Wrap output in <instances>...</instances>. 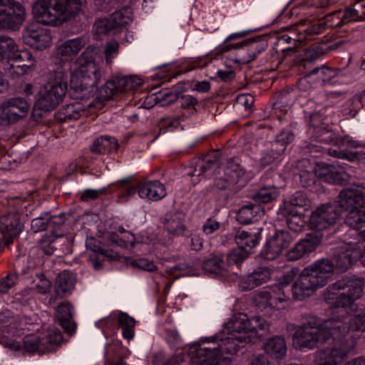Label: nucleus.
<instances>
[{"instance_id":"f257e3e1","label":"nucleus","mask_w":365,"mask_h":365,"mask_svg":"<svg viewBox=\"0 0 365 365\" xmlns=\"http://www.w3.org/2000/svg\"><path fill=\"white\" fill-rule=\"evenodd\" d=\"M364 290L365 279L356 276L343 277L328 286L323 299L331 305L334 316L323 322L317 317H309L294 334L295 346L313 349L330 340L339 344L345 341L348 329L342 319L351 314L355 302L364 297Z\"/></svg>"},{"instance_id":"f03ea898","label":"nucleus","mask_w":365,"mask_h":365,"mask_svg":"<svg viewBox=\"0 0 365 365\" xmlns=\"http://www.w3.org/2000/svg\"><path fill=\"white\" fill-rule=\"evenodd\" d=\"M361 248L360 242L344 243L336 247L331 259H320L305 267L292 287L294 299L304 300L317 289L327 285L334 270L339 272L346 271L359 259Z\"/></svg>"},{"instance_id":"7ed1b4c3","label":"nucleus","mask_w":365,"mask_h":365,"mask_svg":"<svg viewBox=\"0 0 365 365\" xmlns=\"http://www.w3.org/2000/svg\"><path fill=\"white\" fill-rule=\"evenodd\" d=\"M227 335L217 333L215 341L220 344L221 354L225 351L235 354L246 343H256L267 334L269 325L267 321L258 316L249 319L242 313L235 314L226 324Z\"/></svg>"},{"instance_id":"20e7f679","label":"nucleus","mask_w":365,"mask_h":365,"mask_svg":"<svg viewBox=\"0 0 365 365\" xmlns=\"http://www.w3.org/2000/svg\"><path fill=\"white\" fill-rule=\"evenodd\" d=\"M338 205L348 214L345 223L365 238V187L356 186L341 190L338 196Z\"/></svg>"},{"instance_id":"39448f33","label":"nucleus","mask_w":365,"mask_h":365,"mask_svg":"<svg viewBox=\"0 0 365 365\" xmlns=\"http://www.w3.org/2000/svg\"><path fill=\"white\" fill-rule=\"evenodd\" d=\"M67 89V79L63 71L50 70L47 75V86L41 90L35 102L34 113L53 110L63 101Z\"/></svg>"},{"instance_id":"423d86ee","label":"nucleus","mask_w":365,"mask_h":365,"mask_svg":"<svg viewBox=\"0 0 365 365\" xmlns=\"http://www.w3.org/2000/svg\"><path fill=\"white\" fill-rule=\"evenodd\" d=\"M217 336L200 339L189 348L188 354L191 365H230V359L222 356L220 344L215 342Z\"/></svg>"},{"instance_id":"0eeeda50","label":"nucleus","mask_w":365,"mask_h":365,"mask_svg":"<svg viewBox=\"0 0 365 365\" xmlns=\"http://www.w3.org/2000/svg\"><path fill=\"white\" fill-rule=\"evenodd\" d=\"M267 48V43L262 38L245 40L240 43L227 45L221 48L227 52L231 48L240 50L239 57L235 61L239 65H245L255 59L257 56Z\"/></svg>"},{"instance_id":"6e6552de","label":"nucleus","mask_w":365,"mask_h":365,"mask_svg":"<svg viewBox=\"0 0 365 365\" xmlns=\"http://www.w3.org/2000/svg\"><path fill=\"white\" fill-rule=\"evenodd\" d=\"M24 15L25 9L20 3L14 0H0V31L21 24Z\"/></svg>"},{"instance_id":"1a4fd4ad","label":"nucleus","mask_w":365,"mask_h":365,"mask_svg":"<svg viewBox=\"0 0 365 365\" xmlns=\"http://www.w3.org/2000/svg\"><path fill=\"white\" fill-rule=\"evenodd\" d=\"M143 81L137 75L116 77L108 81L101 88V93L107 99L112 98L118 93L126 92L140 86Z\"/></svg>"},{"instance_id":"9d476101","label":"nucleus","mask_w":365,"mask_h":365,"mask_svg":"<svg viewBox=\"0 0 365 365\" xmlns=\"http://www.w3.org/2000/svg\"><path fill=\"white\" fill-rule=\"evenodd\" d=\"M32 12L36 21L43 25L56 26L62 23L55 0H36Z\"/></svg>"},{"instance_id":"9b49d317","label":"nucleus","mask_w":365,"mask_h":365,"mask_svg":"<svg viewBox=\"0 0 365 365\" xmlns=\"http://www.w3.org/2000/svg\"><path fill=\"white\" fill-rule=\"evenodd\" d=\"M341 215L337 207L331 203L322 205L313 212L309 218L312 229L322 230L334 225Z\"/></svg>"},{"instance_id":"f8f14e48","label":"nucleus","mask_w":365,"mask_h":365,"mask_svg":"<svg viewBox=\"0 0 365 365\" xmlns=\"http://www.w3.org/2000/svg\"><path fill=\"white\" fill-rule=\"evenodd\" d=\"M30 105L20 97L10 98L0 105V117L11 123L24 117L29 112Z\"/></svg>"},{"instance_id":"ddd939ff","label":"nucleus","mask_w":365,"mask_h":365,"mask_svg":"<svg viewBox=\"0 0 365 365\" xmlns=\"http://www.w3.org/2000/svg\"><path fill=\"white\" fill-rule=\"evenodd\" d=\"M292 237L289 232L278 230L267 242L262 255L267 260H274L281 255L283 250L292 242Z\"/></svg>"},{"instance_id":"4468645a","label":"nucleus","mask_w":365,"mask_h":365,"mask_svg":"<svg viewBox=\"0 0 365 365\" xmlns=\"http://www.w3.org/2000/svg\"><path fill=\"white\" fill-rule=\"evenodd\" d=\"M86 45L83 38L78 37L69 39L61 44L57 50V56L56 57V65L61 68L69 66L71 67V61L73 56H76Z\"/></svg>"},{"instance_id":"2eb2a0df","label":"nucleus","mask_w":365,"mask_h":365,"mask_svg":"<svg viewBox=\"0 0 365 365\" xmlns=\"http://www.w3.org/2000/svg\"><path fill=\"white\" fill-rule=\"evenodd\" d=\"M23 225L17 215L9 214L0 217V247L9 245L21 232Z\"/></svg>"},{"instance_id":"dca6fc26","label":"nucleus","mask_w":365,"mask_h":365,"mask_svg":"<svg viewBox=\"0 0 365 365\" xmlns=\"http://www.w3.org/2000/svg\"><path fill=\"white\" fill-rule=\"evenodd\" d=\"M310 201L307 195L302 191H297L289 197L285 198L283 204L279 208L278 213L282 216H289L290 214L296 215L302 212V210H307Z\"/></svg>"},{"instance_id":"f3484780","label":"nucleus","mask_w":365,"mask_h":365,"mask_svg":"<svg viewBox=\"0 0 365 365\" xmlns=\"http://www.w3.org/2000/svg\"><path fill=\"white\" fill-rule=\"evenodd\" d=\"M320 243L319 237L308 236L301 240L290 249L286 256L289 261H296L316 250Z\"/></svg>"},{"instance_id":"a211bd4d","label":"nucleus","mask_w":365,"mask_h":365,"mask_svg":"<svg viewBox=\"0 0 365 365\" xmlns=\"http://www.w3.org/2000/svg\"><path fill=\"white\" fill-rule=\"evenodd\" d=\"M270 278L271 272L269 269L259 267L242 277L239 282V287L243 291L250 290L267 282Z\"/></svg>"},{"instance_id":"6ab92c4d","label":"nucleus","mask_w":365,"mask_h":365,"mask_svg":"<svg viewBox=\"0 0 365 365\" xmlns=\"http://www.w3.org/2000/svg\"><path fill=\"white\" fill-rule=\"evenodd\" d=\"M29 262V258L23 257L16 262L15 265V272L9 273L0 280V294L8 293L18 282V273L26 274L34 268V264L25 266Z\"/></svg>"},{"instance_id":"aec40b11","label":"nucleus","mask_w":365,"mask_h":365,"mask_svg":"<svg viewBox=\"0 0 365 365\" xmlns=\"http://www.w3.org/2000/svg\"><path fill=\"white\" fill-rule=\"evenodd\" d=\"M76 283V274L71 271L64 270L60 272L56 277L54 284L55 293L60 298L66 297L71 295L74 290Z\"/></svg>"},{"instance_id":"412c9836","label":"nucleus","mask_w":365,"mask_h":365,"mask_svg":"<svg viewBox=\"0 0 365 365\" xmlns=\"http://www.w3.org/2000/svg\"><path fill=\"white\" fill-rule=\"evenodd\" d=\"M73 306L68 302H63L56 309V317L59 325L66 334L72 335L76 329L73 320Z\"/></svg>"},{"instance_id":"4be33fe9","label":"nucleus","mask_w":365,"mask_h":365,"mask_svg":"<svg viewBox=\"0 0 365 365\" xmlns=\"http://www.w3.org/2000/svg\"><path fill=\"white\" fill-rule=\"evenodd\" d=\"M22 38L24 43L37 50L47 48L51 42V36L43 30L26 29Z\"/></svg>"},{"instance_id":"5701e85b","label":"nucleus","mask_w":365,"mask_h":365,"mask_svg":"<svg viewBox=\"0 0 365 365\" xmlns=\"http://www.w3.org/2000/svg\"><path fill=\"white\" fill-rule=\"evenodd\" d=\"M86 0H55L56 9L60 13L62 20L75 17L86 5Z\"/></svg>"},{"instance_id":"b1692460","label":"nucleus","mask_w":365,"mask_h":365,"mask_svg":"<svg viewBox=\"0 0 365 365\" xmlns=\"http://www.w3.org/2000/svg\"><path fill=\"white\" fill-rule=\"evenodd\" d=\"M333 16H326L324 20H319L306 28L302 25L297 26L296 29L301 36H306L305 40H307L310 36L323 33L327 28L337 27V24H334L330 19Z\"/></svg>"},{"instance_id":"393cba45","label":"nucleus","mask_w":365,"mask_h":365,"mask_svg":"<svg viewBox=\"0 0 365 365\" xmlns=\"http://www.w3.org/2000/svg\"><path fill=\"white\" fill-rule=\"evenodd\" d=\"M185 215L183 212L175 211L165 215L164 224L168 232L185 235L187 233L183 221Z\"/></svg>"},{"instance_id":"a878e982","label":"nucleus","mask_w":365,"mask_h":365,"mask_svg":"<svg viewBox=\"0 0 365 365\" xmlns=\"http://www.w3.org/2000/svg\"><path fill=\"white\" fill-rule=\"evenodd\" d=\"M222 173L226 176L228 180L220 186L221 187H232L244 175L245 170L240 164L234 159L227 160L225 167L222 169Z\"/></svg>"},{"instance_id":"bb28decb","label":"nucleus","mask_w":365,"mask_h":365,"mask_svg":"<svg viewBox=\"0 0 365 365\" xmlns=\"http://www.w3.org/2000/svg\"><path fill=\"white\" fill-rule=\"evenodd\" d=\"M10 68H31L36 66V61L31 51L21 50L14 52L9 60Z\"/></svg>"},{"instance_id":"cd10ccee","label":"nucleus","mask_w":365,"mask_h":365,"mask_svg":"<svg viewBox=\"0 0 365 365\" xmlns=\"http://www.w3.org/2000/svg\"><path fill=\"white\" fill-rule=\"evenodd\" d=\"M260 231L261 229H258L257 232L238 230L235 237L237 246L248 250L250 254L252 249L259 243Z\"/></svg>"},{"instance_id":"c85d7f7f","label":"nucleus","mask_w":365,"mask_h":365,"mask_svg":"<svg viewBox=\"0 0 365 365\" xmlns=\"http://www.w3.org/2000/svg\"><path fill=\"white\" fill-rule=\"evenodd\" d=\"M100 242L93 238L86 241V247L92 251L89 255V262L93 265L95 270H100L103 268V261L105 256L107 255V251L102 249Z\"/></svg>"},{"instance_id":"c756f323","label":"nucleus","mask_w":365,"mask_h":365,"mask_svg":"<svg viewBox=\"0 0 365 365\" xmlns=\"http://www.w3.org/2000/svg\"><path fill=\"white\" fill-rule=\"evenodd\" d=\"M264 351L274 359H282L287 353V344L284 339L274 336L264 344Z\"/></svg>"},{"instance_id":"7c9ffc66","label":"nucleus","mask_w":365,"mask_h":365,"mask_svg":"<svg viewBox=\"0 0 365 365\" xmlns=\"http://www.w3.org/2000/svg\"><path fill=\"white\" fill-rule=\"evenodd\" d=\"M264 212L259 205H250L241 207L237 213V220L241 224H248L256 221L263 215Z\"/></svg>"},{"instance_id":"2f4dec72","label":"nucleus","mask_w":365,"mask_h":365,"mask_svg":"<svg viewBox=\"0 0 365 365\" xmlns=\"http://www.w3.org/2000/svg\"><path fill=\"white\" fill-rule=\"evenodd\" d=\"M118 140L113 137L102 136L98 138L91 147V151L97 154H108L118 149Z\"/></svg>"},{"instance_id":"473e14b6","label":"nucleus","mask_w":365,"mask_h":365,"mask_svg":"<svg viewBox=\"0 0 365 365\" xmlns=\"http://www.w3.org/2000/svg\"><path fill=\"white\" fill-rule=\"evenodd\" d=\"M123 24V14L120 12H115L108 19L96 21L95 26L96 32L103 34L122 26Z\"/></svg>"},{"instance_id":"72a5a7b5","label":"nucleus","mask_w":365,"mask_h":365,"mask_svg":"<svg viewBox=\"0 0 365 365\" xmlns=\"http://www.w3.org/2000/svg\"><path fill=\"white\" fill-rule=\"evenodd\" d=\"M24 349L28 353H38V354H48L51 349L46 346L45 342L36 335L26 336L23 340Z\"/></svg>"},{"instance_id":"f704fd0d","label":"nucleus","mask_w":365,"mask_h":365,"mask_svg":"<svg viewBox=\"0 0 365 365\" xmlns=\"http://www.w3.org/2000/svg\"><path fill=\"white\" fill-rule=\"evenodd\" d=\"M323 55L322 49L320 48H309L304 51L302 54H295L292 61L295 66H311L312 63L319 56Z\"/></svg>"},{"instance_id":"c9c22d12","label":"nucleus","mask_w":365,"mask_h":365,"mask_svg":"<svg viewBox=\"0 0 365 365\" xmlns=\"http://www.w3.org/2000/svg\"><path fill=\"white\" fill-rule=\"evenodd\" d=\"M219 153L212 151L204 156L202 159H199L196 163L192 173H189L190 175L200 176L211 169L217 162Z\"/></svg>"},{"instance_id":"e433bc0d","label":"nucleus","mask_w":365,"mask_h":365,"mask_svg":"<svg viewBox=\"0 0 365 365\" xmlns=\"http://www.w3.org/2000/svg\"><path fill=\"white\" fill-rule=\"evenodd\" d=\"M267 297V303L271 307H276L279 304L287 302L289 297L286 294L284 287L279 284L271 287L269 290L263 292Z\"/></svg>"},{"instance_id":"4c0bfd02","label":"nucleus","mask_w":365,"mask_h":365,"mask_svg":"<svg viewBox=\"0 0 365 365\" xmlns=\"http://www.w3.org/2000/svg\"><path fill=\"white\" fill-rule=\"evenodd\" d=\"M273 50L279 58V63L284 60L292 61L294 55L297 53V49L294 47L288 46L284 40L277 38L273 46Z\"/></svg>"},{"instance_id":"58836bf2","label":"nucleus","mask_w":365,"mask_h":365,"mask_svg":"<svg viewBox=\"0 0 365 365\" xmlns=\"http://www.w3.org/2000/svg\"><path fill=\"white\" fill-rule=\"evenodd\" d=\"M279 195V190L274 186L260 187L252 196V199L258 203H268L274 200Z\"/></svg>"},{"instance_id":"ea45409f","label":"nucleus","mask_w":365,"mask_h":365,"mask_svg":"<svg viewBox=\"0 0 365 365\" xmlns=\"http://www.w3.org/2000/svg\"><path fill=\"white\" fill-rule=\"evenodd\" d=\"M343 143L350 148H363L362 150L356 151L349 153L347 159L350 161L355 160H365V141H359L354 140L350 136H345L343 138Z\"/></svg>"},{"instance_id":"a19ab883","label":"nucleus","mask_w":365,"mask_h":365,"mask_svg":"<svg viewBox=\"0 0 365 365\" xmlns=\"http://www.w3.org/2000/svg\"><path fill=\"white\" fill-rule=\"evenodd\" d=\"M159 181L154 180L138 185V193L141 198H147L150 200L158 201L159 195L158 192Z\"/></svg>"},{"instance_id":"79ce46f5","label":"nucleus","mask_w":365,"mask_h":365,"mask_svg":"<svg viewBox=\"0 0 365 365\" xmlns=\"http://www.w3.org/2000/svg\"><path fill=\"white\" fill-rule=\"evenodd\" d=\"M118 323L122 327L123 336L125 339L130 340L134 336V327L135 320L125 312H120L118 314Z\"/></svg>"},{"instance_id":"37998d69","label":"nucleus","mask_w":365,"mask_h":365,"mask_svg":"<svg viewBox=\"0 0 365 365\" xmlns=\"http://www.w3.org/2000/svg\"><path fill=\"white\" fill-rule=\"evenodd\" d=\"M338 70H312L306 75V78L310 79L317 76V80H321L322 84H334L338 82Z\"/></svg>"},{"instance_id":"c03bdc74","label":"nucleus","mask_w":365,"mask_h":365,"mask_svg":"<svg viewBox=\"0 0 365 365\" xmlns=\"http://www.w3.org/2000/svg\"><path fill=\"white\" fill-rule=\"evenodd\" d=\"M41 339L45 342L46 346L51 349L50 352L56 351V347L60 346L63 341L61 331L56 328L48 330Z\"/></svg>"},{"instance_id":"a18cd8bd","label":"nucleus","mask_w":365,"mask_h":365,"mask_svg":"<svg viewBox=\"0 0 365 365\" xmlns=\"http://www.w3.org/2000/svg\"><path fill=\"white\" fill-rule=\"evenodd\" d=\"M343 322L348 329L347 334L350 330L365 331V307L359 310L348 323Z\"/></svg>"},{"instance_id":"49530a36","label":"nucleus","mask_w":365,"mask_h":365,"mask_svg":"<svg viewBox=\"0 0 365 365\" xmlns=\"http://www.w3.org/2000/svg\"><path fill=\"white\" fill-rule=\"evenodd\" d=\"M325 180L329 183L342 184L349 180V175L341 168L332 167L325 174Z\"/></svg>"},{"instance_id":"de8ad7c7","label":"nucleus","mask_w":365,"mask_h":365,"mask_svg":"<svg viewBox=\"0 0 365 365\" xmlns=\"http://www.w3.org/2000/svg\"><path fill=\"white\" fill-rule=\"evenodd\" d=\"M335 14H338L337 21L334 24H337V27L341 26L349 21H356L362 20L357 10L354 9H346L343 12L341 11H335Z\"/></svg>"},{"instance_id":"09e8293b","label":"nucleus","mask_w":365,"mask_h":365,"mask_svg":"<svg viewBox=\"0 0 365 365\" xmlns=\"http://www.w3.org/2000/svg\"><path fill=\"white\" fill-rule=\"evenodd\" d=\"M89 86H84L80 82L79 78L76 76H71L70 80V92L73 98L83 99L89 93Z\"/></svg>"},{"instance_id":"8fccbe9b","label":"nucleus","mask_w":365,"mask_h":365,"mask_svg":"<svg viewBox=\"0 0 365 365\" xmlns=\"http://www.w3.org/2000/svg\"><path fill=\"white\" fill-rule=\"evenodd\" d=\"M223 261L217 256L212 255L204 260L202 267L209 274H220L222 270Z\"/></svg>"},{"instance_id":"3c124183","label":"nucleus","mask_w":365,"mask_h":365,"mask_svg":"<svg viewBox=\"0 0 365 365\" xmlns=\"http://www.w3.org/2000/svg\"><path fill=\"white\" fill-rule=\"evenodd\" d=\"M83 112L80 104H68L62 107L60 119L63 121L77 120Z\"/></svg>"},{"instance_id":"603ef678","label":"nucleus","mask_w":365,"mask_h":365,"mask_svg":"<svg viewBox=\"0 0 365 365\" xmlns=\"http://www.w3.org/2000/svg\"><path fill=\"white\" fill-rule=\"evenodd\" d=\"M249 255L248 250L237 246L227 254V262L229 265L238 264L244 261Z\"/></svg>"},{"instance_id":"864d4df0","label":"nucleus","mask_w":365,"mask_h":365,"mask_svg":"<svg viewBox=\"0 0 365 365\" xmlns=\"http://www.w3.org/2000/svg\"><path fill=\"white\" fill-rule=\"evenodd\" d=\"M78 68H91L96 66L93 51L87 48L76 61Z\"/></svg>"},{"instance_id":"5fc2aeb1","label":"nucleus","mask_w":365,"mask_h":365,"mask_svg":"<svg viewBox=\"0 0 365 365\" xmlns=\"http://www.w3.org/2000/svg\"><path fill=\"white\" fill-rule=\"evenodd\" d=\"M90 70H74L71 73V76H76L79 78L80 82L84 84V86L92 87L95 85V79L92 77L91 74H96V70L93 72H89Z\"/></svg>"},{"instance_id":"6e6d98bb","label":"nucleus","mask_w":365,"mask_h":365,"mask_svg":"<svg viewBox=\"0 0 365 365\" xmlns=\"http://www.w3.org/2000/svg\"><path fill=\"white\" fill-rule=\"evenodd\" d=\"M296 29L297 26L292 28L290 35L284 34L278 38L280 40H284L287 44H290L291 46L294 47L297 49L299 43L304 41L306 36H301Z\"/></svg>"},{"instance_id":"4d7b16f0","label":"nucleus","mask_w":365,"mask_h":365,"mask_svg":"<svg viewBox=\"0 0 365 365\" xmlns=\"http://www.w3.org/2000/svg\"><path fill=\"white\" fill-rule=\"evenodd\" d=\"M283 217L286 218L287 224L291 230L294 232L302 230L304 224L302 212H298L296 215L290 214L289 216Z\"/></svg>"},{"instance_id":"13d9d810","label":"nucleus","mask_w":365,"mask_h":365,"mask_svg":"<svg viewBox=\"0 0 365 365\" xmlns=\"http://www.w3.org/2000/svg\"><path fill=\"white\" fill-rule=\"evenodd\" d=\"M284 151V148H279L277 150H270L264 153L260 159L259 163L264 168L266 166L274 163L277 160L282 153Z\"/></svg>"},{"instance_id":"bf43d9fd","label":"nucleus","mask_w":365,"mask_h":365,"mask_svg":"<svg viewBox=\"0 0 365 365\" xmlns=\"http://www.w3.org/2000/svg\"><path fill=\"white\" fill-rule=\"evenodd\" d=\"M31 227L34 232H39L49 229L48 215H41L40 217L34 219L31 221Z\"/></svg>"},{"instance_id":"052dcab7","label":"nucleus","mask_w":365,"mask_h":365,"mask_svg":"<svg viewBox=\"0 0 365 365\" xmlns=\"http://www.w3.org/2000/svg\"><path fill=\"white\" fill-rule=\"evenodd\" d=\"M120 347L118 343L108 344L106 346V351L104 354L105 363H110V360L114 359H119Z\"/></svg>"},{"instance_id":"680f3d73","label":"nucleus","mask_w":365,"mask_h":365,"mask_svg":"<svg viewBox=\"0 0 365 365\" xmlns=\"http://www.w3.org/2000/svg\"><path fill=\"white\" fill-rule=\"evenodd\" d=\"M118 185L122 189V192L120 195V197L125 196H132L138 192V186H134L130 184L129 179H125L119 181Z\"/></svg>"},{"instance_id":"e2e57ef3","label":"nucleus","mask_w":365,"mask_h":365,"mask_svg":"<svg viewBox=\"0 0 365 365\" xmlns=\"http://www.w3.org/2000/svg\"><path fill=\"white\" fill-rule=\"evenodd\" d=\"M106 192V188H101L98 190H85L81 193L80 197L82 201L88 202L94 200L98 198L100 195H104Z\"/></svg>"},{"instance_id":"0e129e2a","label":"nucleus","mask_w":365,"mask_h":365,"mask_svg":"<svg viewBox=\"0 0 365 365\" xmlns=\"http://www.w3.org/2000/svg\"><path fill=\"white\" fill-rule=\"evenodd\" d=\"M294 134L289 130H283L280 132L276 137V143L281 145L283 148L292 143L294 140Z\"/></svg>"},{"instance_id":"69168bd1","label":"nucleus","mask_w":365,"mask_h":365,"mask_svg":"<svg viewBox=\"0 0 365 365\" xmlns=\"http://www.w3.org/2000/svg\"><path fill=\"white\" fill-rule=\"evenodd\" d=\"M16 45L13 38L0 35V53L2 54L3 52L6 51H14L16 49Z\"/></svg>"},{"instance_id":"338daca9","label":"nucleus","mask_w":365,"mask_h":365,"mask_svg":"<svg viewBox=\"0 0 365 365\" xmlns=\"http://www.w3.org/2000/svg\"><path fill=\"white\" fill-rule=\"evenodd\" d=\"M190 88L199 93H207L210 89V84L207 81H192L190 83Z\"/></svg>"},{"instance_id":"774afa93","label":"nucleus","mask_w":365,"mask_h":365,"mask_svg":"<svg viewBox=\"0 0 365 365\" xmlns=\"http://www.w3.org/2000/svg\"><path fill=\"white\" fill-rule=\"evenodd\" d=\"M39 282L36 284V289L40 294H46L49 292L51 282L43 274H37Z\"/></svg>"}]
</instances>
